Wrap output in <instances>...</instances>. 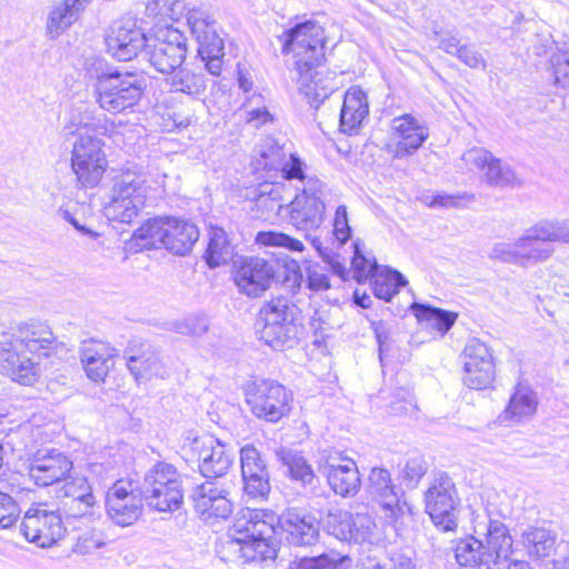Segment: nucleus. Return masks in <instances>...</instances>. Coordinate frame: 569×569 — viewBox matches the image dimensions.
I'll list each match as a JSON object with an SVG mask.
<instances>
[{
  "mask_svg": "<svg viewBox=\"0 0 569 569\" xmlns=\"http://www.w3.org/2000/svg\"><path fill=\"white\" fill-rule=\"evenodd\" d=\"M83 10V0L57 1L48 12L47 33L51 39L62 34Z\"/></svg>",
  "mask_w": 569,
  "mask_h": 569,
  "instance_id": "2f4dec72",
  "label": "nucleus"
},
{
  "mask_svg": "<svg viewBox=\"0 0 569 569\" xmlns=\"http://www.w3.org/2000/svg\"><path fill=\"white\" fill-rule=\"evenodd\" d=\"M72 461L58 450L38 451L30 467L29 477L38 486L47 487L66 479L72 469Z\"/></svg>",
  "mask_w": 569,
  "mask_h": 569,
  "instance_id": "393cba45",
  "label": "nucleus"
},
{
  "mask_svg": "<svg viewBox=\"0 0 569 569\" xmlns=\"http://www.w3.org/2000/svg\"><path fill=\"white\" fill-rule=\"evenodd\" d=\"M347 557L336 552L321 553L315 557H302L295 561V569H330L343 562Z\"/></svg>",
  "mask_w": 569,
  "mask_h": 569,
  "instance_id": "09e8293b",
  "label": "nucleus"
},
{
  "mask_svg": "<svg viewBox=\"0 0 569 569\" xmlns=\"http://www.w3.org/2000/svg\"><path fill=\"white\" fill-rule=\"evenodd\" d=\"M521 184V179L510 167L500 166V187H518Z\"/></svg>",
  "mask_w": 569,
  "mask_h": 569,
  "instance_id": "774afa93",
  "label": "nucleus"
},
{
  "mask_svg": "<svg viewBox=\"0 0 569 569\" xmlns=\"http://www.w3.org/2000/svg\"><path fill=\"white\" fill-rule=\"evenodd\" d=\"M362 520H368L367 518L357 515L356 519H352V516L348 511H336L329 512L326 520V526L330 535L335 536L340 540H357L358 537L353 533V527L358 522H362Z\"/></svg>",
  "mask_w": 569,
  "mask_h": 569,
  "instance_id": "37998d69",
  "label": "nucleus"
},
{
  "mask_svg": "<svg viewBox=\"0 0 569 569\" xmlns=\"http://www.w3.org/2000/svg\"><path fill=\"white\" fill-rule=\"evenodd\" d=\"M466 199L468 201L473 200V196L463 193V194H437L432 198L431 202L429 203L430 207H458L459 200Z\"/></svg>",
  "mask_w": 569,
  "mask_h": 569,
  "instance_id": "0e129e2a",
  "label": "nucleus"
},
{
  "mask_svg": "<svg viewBox=\"0 0 569 569\" xmlns=\"http://www.w3.org/2000/svg\"><path fill=\"white\" fill-rule=\"evenodd\" d=\"M547 242L535 237L531 226L513 244L500 248V261L521 267L545 262L555 252V249Z\"/></svg>",
  "mask_w": 569,
  "mask_h": 569,
  "instance_id": "b1692460",
  "label": "nucleus"
},
{
  "mask_svg": "<svg viewBox=\"0 0 569 569\" xmlns=\"http://www.w3.org/2000/svg\"><path fill=\"white\" fill-rule=\"evenodd\" d=\"M277 457L288 468L293 480L301 482L303 486L312 485L316 475L312 467L300 452L280 449L277 451Z\"/></svg>",
  "mask_w": 569,
  "mask_h": 569,
  "instance_id": "ea45409f",
  "label": "nucleus"
},
{
  "mask_svg": "<svg viewBox=\"0 0 569 569\" xmlns=\"http://www.w3.org/2000/svg\"><path fill=\"white\" fill-rule=\"evenodd\" d=\"M369 113L367 96L358 87L349 88L340 112V128L342 132H356Z\"/></svg>",
  "mask_w": 569,
  "mask_h": 569,
  "instance_id": "c756f323",
  "label": "nucleus"
},
{
  "mask_svg": "<svg viewBox=\"0 0 569 569\" xmlns=\"http://www.w3.org/2000/svg\"><path fill=\"white\" fill-rule=\"evenodd\" d=\"M166 82L173 92L186 93L191 97H199L207 89V79L203 72L187 68H178L171 71Z\"/></svg>",
  "mask_w": 569,
  "mask_h": 569,
  "instance_id": "72a5a7b5",
  "label": "nucleus"
},
{
  "mask_svg": "<svg viewBox=\"0 0 569 569\" xmlns=\"http://www.w3.org/2000/svg\"><path fill=\"white\" fill-rule=\"evenodd\" d=\"M555 84L566 88L569 86V52H557L550 58Z\"/></svg>",
  "mask_w": 569,
  "mask_h": 569,
  "instance_id": "13d9d810",
  "label": "nucleus"
},
{
  "mask_svg": "<svg viewBox=\"0 0 569 569\" xmlns=\"http://www.w3.org/2000/svg\"><path fill=\"white\" fill-rule=\"evenodd\" d=\"M168 219L169 218L151 219L138 228L133 233L137 246L143 249L164 248Z\"/></svg>",
  "mask_w": 569,
  "mask_h": 569,
  "instance_id": "58836bf2",
  "label": "nucleus"
},
{
  "mask_svg": "<svg viewBox=\"0 0 569 569\" xmlns=\"http://www.w3.org/2000/svg\"><path fill=\"white\" fill-rule=\"evenodd\" d=\"M192 6L190 0H150L146 6V13L161 20L178 21L184 14L188 18V10Z\"/></svg>",
  "mask_w": 569,
  "mask_h": 569,
  "instance_id": "79ce46f5",
  "label": "nucleus"
},
{
  "mask_svg": "<svg viewBox=\"0 0 569 569\" xmlns=\"http://www.w3.org/2000/svg\"><path fill=\"white\" fill-rule=\"evenodd\" d=\"M192 498L197 513L207 523L226 520L233 511L230 491L219 482L206 481L199 485Z\"/></svg>",
  "mask_w": 569,
  "mask_h": 569,
  "instance_id": "4be33fe9",
  "label": "nucleus"
},
{
  "mask_svg": "<svg viewBox=\"0 0 569 569\" xmlns=\"http://www.w3.org/2000/svg\"><path fill=\"white\" fill-rule=\"evenodd\" d=\"M463 383L471 389H486L495 379V362L488 346L479 339H470L462 352Z\"/></svg>",
  "mask_w": 569,
  "mask_h": 569,
  "instance_id": "412c9836",
  "label": "nucleus"
},
{
  "mask_svg": "<svg viewBox=\"0 0 569 569\" xmlns=\"http://www.w3.org/2000/svg\"><path fill=\"white\" fill-rule=\"evenodd\" d=\"M106 512L116 526L134 525L143 513L142 492L131 480H117L107 491Z\"/></svg>",
  "mask_w": 569,
  "mask_h": 569,
  "instance_id": "dca6fc26",
  "label": "nucleus"
},
{
  "mask_svg": "<svg viewBox=\"0 0 569 569\" xmlns=\"http://www.w3.org/2000/svg\"><path fill=\"white\" fill-rule=\"evenodd\" d=\"M104 542L93 533H86L80 537L77 543V551L81 553H89L96 549L101 548Z\"/></svg>",
  "mask_w": 569,
  "mask_h": 569,
  "instance_id": "69168bd1",
  "label": "nucleus"
},
{
  "mask_svg": "<svg viewBox=\"0 0 569 569\" xmlns=\"http://www.w3.org/2000/svg\"><path fill=\"white\" fill-rule=\"evenodd\" d=\"M151 66L159 72L170 73L180 68L187 56V40L178 29L166 27L149 38L143 51Z\"/></svg>",
  "mask_w": 569,
  "mask_h": 569,
  "instance_id": "4468645a",
  "label": "nucleus"
},
{
  "mask_svg": "<svg viewBox=\"0 0 569 569\" xmlns=\"http://www.w3.org/2000/svg\"><path fill=\"white\" fill-rule=\"evenodd\" d=\"M311 244L319 253V256L323 259V261L330 264L332 272L340 277L341 279L346 280L348 276V270L345 267V264L336 260L333 252L327 247H323L319 238H311Z\"/></svg>",
  "mask_w": 569,
  "mask_h": 569,
  "instance_id": "052dcab7",
  "label": "nucleus"
},
{
  "mask_svg": "<svg viewBox=\"0 0 569 569\" xmlns=\"http://www.w3.org/2000/svg\"><path fill=\"white\" fill-rule=\"evenodd\" d=\"M282 283L293 293L298 292L303 283L301 267L295 259H284L282 263Z\"/></svg>",
  "mask_w": 569,
  "mask_h": 569,
  "instance_id": "5fc2aeb1",
  "label": "nucleus"
},
{
  "mask_svg": "<svg viewBox=\"0 0 569 569\" xmlns=\"http://www.w3.org/2000/svg\"><path fill=\"white\" fill-rule=\"evenodd\" d=\"M319 471L336 495L347 498L358 493L361 478L356 461L350 457L338 451L329 452Z\"/></svg>",
  "mask_w": 569,
  "mask_h": 569,
  "instance_id": "a211bd4d",
  "label": "nucleus"
},
{
  "mask_svg": "<svg viewBox=\"0 0 569 569\" xmlns=\"http://www.w3.org/2000/svg\"><path fill=\"white\" fill-rule=\"evenodd\" d=\"M391 131L395 141L391 152L398 159L411 156L429 137L427 128L410 114L393 118Z\"/></svg>",
  "mask_w": 569,
  "mask_h": 569,
  "instance_id": "bb28decb",
  "label": "nucleus"
},
{
  "mask_svg": "<svg viewBox=\"0 0 569 569\" xmlns=\"http://www.w3.org/2000/svg\"><path fill=\"white\" fill-rule=\"evenodd\" d=\"M62 515L47 503L32 505L24 513L21 532L24 538L40 548H49L57 543L66 533Z\"/></svg>",
  "mask_w": 569,
  "mask_h": 569,
  "instance_id": "f8f14e48",
  "label": "nucleus"
},
{
  "mask_svg": "<svg viewBox=\"0 0 569 569\" xmlns=\"http://www.w3.org/2000/svg\"><path fill=\"white\" fill-rule=\"evenodd\" d=\"M455 558L460 566L495 569L498 560V549L487 548L475 537L460 539L455 546Z\"/></svg>",
  "mask_w": 569,
  "mask_h": 569,
  "instance_id": "c85d7f7f",
  "label": "nucleus"
},
{
  "mask_svg": "<svg viewBox=\"0 0 569 569\" xmlns=\"http://www.w3.org/2000/svg\"><path fill=\"white\" fill-rule=\"evenodd\" d=\"M141 492L150 508L172 512L183 501L182 476L173 465L159 461L147 471Z\"/></svg>",
  "mask_w": 569,
  "mask_h": 569,
  "instance_id": "6e6552de",
  "label": "nucleus"
},
{
  "mask_svg": "<svg viewBox=\"0 0 569 569\" xmlns=\"http://www.w3.org/2000/svg\"><path fill=\"white\" fill-rule=\"evenodd\" d=\"M284 189V184L280 182H263L259 186L254 201L257 209L264 218L270 213H279L283 209Z\"/></svg>",
  "mask_w": 569,
  "mask_h": 569,
  "instance_id": "e433bc0d",
  "label": "nucleus"
},
{
  "mask_svg": "<svg viewBox=\"0 0 569 569\" xmlns=\"http://www.w3.org/2000/svg\"><path fill=\"white\" fill-rule=\"evenodd\" d=\"M467 159L473 160L480 168L488 166V172L486 173L487 182L492 186L498 183V169L491 163V156L487 151L482 149L471 150L467 153Z\"/></svg>",
  "mask_w": 569,
  "mask_h": 569,
  "instance_id": "680f3d73",
  "label": "nucleus"
},
{
  "mask_svg": "<svg viewBox=\"0 0 569 569\" xmlns=\"http://www.w3.org/2000/svg\"><path fill=\"white\" fill-rule=\"evenodd\" d=\"M418 321L427 329L445 335L455 325L458 315L440 308L415 302L411 306Z\"/></svg>",
  "mask_w": 569,
  "mask_h": 569,
  "instance_id": "f704fd0d",
  "label": "nucleus"
},
{
  "mask_svg": "<svg viewBox=\"0 0 569 569\" xmlns=\"http://www.w3.org/2000/svg\"><path fill=\"white\" fill-rule=\"evenodd\" d=\"M538 403L536 392L528 387L519 386L505 410V418L517 423L530 420L537 412Z\"/></svg>",
  "mask_w": 569,
  "mask_h": 569,
  "instance_id": "473e14b6",
  "label": "nucleus"
},
{
  "mask_svg": "<svg viewBox=\"0 0 569 569\" xmlns=\"http://www.w3.org/2000/svg\"><path fill=\"white\" fill-rule=\"evenodd\" d=\"M306 283L311 291H325L330 288V280L325 267L318 263H309L306 267Z\"/></svg>",
  "mask_w": 569,
  "mask_h": 569,
  "instance_id": "6e6d98bb",
  "label": "nucleus"
},
{
  "mask_svg": "<svg viewBox=\"0 0 569 569\" xmlns=\"http://www.w3.org/2000/svg\"><path fill=\"white\" fill-rule=\"evenodd\" d=\"M0 345L7 346L13 356V361L23 367H30L32 376L23 386H32L40 377V367L37 359L48 357L57 346V339L46 322L30 320L19 323L14 331L1 332Z\"/></svg>",
  "mask_w": 569,
  "mask_h": 569,
  "instance_id": "20e7f679",
  "label": "nucleus"
},
{
  "mask_svg": "<svg viewBox=\"0 0 569 569\" xmlns=\"http://www.w3.org/2000/svg\"><path fill=\"white\" fill-rule=\"evenodd\" d=\"M108 131L107 118H90L81 116L77 123L63 128L66 136L77 134L73 143L71 166L78 181L84 188H92L99 183L106 169L107 159L102 150V141L91 134H106Z\"/></svg>",
  "mask_w": 569,
  "mask_h": 569,
  "instance_id": "7ed1b4c3",
  "label": "nucleus"
},
{
  "mask_svg": "<svg viewBox=\"0 0 569 569\" xmlns=\"http://www.w3.org/2000/svg\"><path fill=\"white\" fill-rule=\"evenodd\" d=\"M256 241L262 246L286 248L292 252L305 250L302 241L278 231H260Z\"/></svg>",
  "mask_w": 569,
  "mask_h": 569,
  "instance_id": "de8ad7c7",
  "label": "nucleus"
},
{
  "mask_svg": "<svg viewBox=\"0 0 569 569\" xmlns=\"http://www.w3.org/2000/svg\"><path fill=\"white\" fill-rule=\"evenodd\" d=\"M325 184L318 178H310L305 182L301 191L286 207L288 221L298 231L305 232L311 242V232L318 230L326 219V204L323 201Z\"/></svg>",
  "mask_w": 569,
  "mask_h": 569,
  "instance_id": "1a4fd4ad",
  "label": "nucleus"
},
{
  "mask_svg": "<svg viewBox=\"0 0 569 569\" xmlns=\"http://www.w3.org/2000/svg\"><path fill=\"white\" fill-rule=\"evenodd\" d=\"M233 254L234 250L228 240L226 231L221 228H211L204 254L208 266L216 268L226 264L232 260Z\"/></svg>",
  "mask_w": 569,
  "mask_h": 569,
  "instance_id": "c9c22d12",
  "label": "nucleus"
},
{
  "mask_svg": "<svg viewBox=\"0 0 569 569\" xmlns=\"http://www.w3.org/2000/svg\"><path fill=\"white\" fill-rule=\"evenodd\" d=\"M260 96L253 97L244 104L247 109V122L254 128H259L272 120L267 107H251L254 101H260Z\"/></svg>",
  "mask_w": 569,
  "mask_h": 569,
  "instance_id": "e2e57ef3",
  "label": "nucleus"
},
{
  "mask_svg": "<svg viewBox=\"0 0 569 569\" xmlns=\"http://www.w3.org/2000/svg\"><path fill=\"white\" fill-rule=\"evenodd\" d=\"M187 21L198 42V53L200 57L224 54L223 41L216 31V20L208 6L202 2L200 4H193L192 8L188 10Z\"/></svg>",
  "mask_w": 569,
  "mask_h": 569,
  "instance_id": "5701e85b",
  "label": "nucleus"
},
{
  "mask_svg": "<svg viewBox=\"0 0 569 569\" xmlns=\"http://www.w3.org/2000/svg\"><path fill=\"white\" fill-rule=\"evenodd\" d=\"M370 279H372L375 296L385 301H390L398 293L399 288L407 283L400 272L385 267H381Z\"/></svg>",
  "mask_w": 569,
  "mask_h": 569,
  "instance_id": "a19ab883",
  "label": "nucleus"
},
{
  "mask_svg": "<svg viewBox=\"0 0 569 569\" xmlns=\"http://www.w3.org/2000/svg\"><path fill=\"white\" fill-rule=\"evenodd\" d=\"M353 258L351 267L353 271V278L357 282L361 283L370 279L381 268L373 257H367L361 252L360 243L353 242Z\"/></svg>",
  "mask_w": 569,
  "mask_h": 569,
  "instance_id": "a18cd8bd",
  "label": "nucleus"
},
{
  "mask_svg": "<svg viewBox=\"0 0 569 569\" xmlns=\"http://www.w3.org/2000/svg\"><path fill=\"white\" fill-rule=\"evenodd\" d=\"M182 451L186 457L197 459L199 470L206 478L224 476L233 460L226 445L211 435L188 437L182 446Z\"/></svg>",
  "mask_w": 569,
  "mask_h": 569,
  "instance_id": "2eb2a0df",
  "label": "nucleus"
},
{
  "mask_svg": "<svg viewBox=\"0 0 569 569\" xmlns=\"http://www.w3.org/2000/svg\"><path fill=\"white\" fill-rule=\"evenodd\" d=\"M528 541L532 543V551L538 557H547L555 546V537L546 529L535 528L528 536Z\"/></svg>",
  "mask_w": 569,
  "mask_h": 569,
  "instance_id": "603ef678",
  "label": "nucleus"
},
{
  "mask_svg": "<svg viewBox=\"0 0 569 569\" xmlns=\"http://www.w3.org/2000/svg\"><path fill=\"white\" fill-rule=\"evenodd\" d=\"M79 353L88 378L94 382L104 381L119 355L114 347L101 340L83 341Z\"/></svg>",
  "mask_w": 569,
  "mask_h": 569,
  "instance_id": "a878e982",
  "label": "nucleus"
},
{
  "mask_svg": "<svg viewBox=\"0 0 569 569\" xmlns=\"http://www.w3.org/2000/svg\"><path fill=\"white\" fill-rule=\"evenodd\" d=\"M426 511L441 531H453L458 527L460 499L455 482L446 472L433 476L425 492Z\"/></svg>",
  "mask_w": 569,
  "mask_h": 569,
  "instance_id": "9d476101",
  "label": "nucleus"
},
{
  "mask_svg": "<svg viewBox=\"0 0 569 569\" xmlns=\"http://www.w3.org/2000/svg\"><path fill=\"white\" fill-rule=\"evenodd\" d=\"M427 472V463L420 456L409 458L401 471L402 480L409 488H416Z\"/></svg>",
  "mask_w": 569,
  "mask_h": 569,
  "instance_id": "3c124183",
  "label": "nucleus"
},
{
  "mask_svg": "<svg viewBox=\"0 0 569 569\" xmlns=\"http://www.w3.org/2000/svg\"><path fill=\"white\" fill-rule=\"evenodd\" d=\"M20 512L18 502L9 493L0 491V530L12 528Z\"/></svg>",
  "mask_w": 569,
  "mask_h": 569,
  "instance_id": "8fccbe9b",
  "label": "nucleus"
},
{
  "mask_svg": "<svg viewBox=\"0 0 569 569\" xmlns=\"http://www.w3.org/2000/svg\"><path fill=\"white\" fill-rule=\"evenodd\" d=\"M351 227L349 226L347 207L340 204L337 207L332 223V236L339 246L347 243L351 238Z\"/></svg>",
  "mask_w": 569,
  "mask_h": 569,
  "instance_id": "864d4df0",
  "label": "nucleus"
},
{
  "mask_svg": "<svg viewBox=\"0 0 569 569\" xmlns=\"http://www.w3.org/2000/svg\"><path fill=\"white\" fill-rule=\"evenodd\" d=\"M276 277L274 263L260 257H244L234 262L233 281L248 297L262 296Z\"/></svg>",
  "mask_w": 569,
  "mask_h": 569,
  "instance_id": "f3484780",
  "label": "nucleus"
},
{
  "mask_svg": "<svg viewBox=\"0 0 569 569\" xmlns=\"http://www.w3.org/2000/svg\"><path fill=\"white\" fill-rule=\"evenodd\" d=\"M149 38L132 19L116 21L106 34L107 51L119 61H130L146 50Z\"/></svg>",
  "mask_w": 569,
  "mask_h": 569,
  "instance_id": "aec40b11",
  "label": "nucleus"
},
{
  "mask_svg": "<svg viewBox=\"0 0 569 569\" xmlns=\"http://www.w3.org/2000/svg\"><path fill=\"white\" fill-rule=\"evenodd\" d=\"M126 359L127 367L137 381L149 380L152 377L164 378L168 376L167 369L163 367L160 358L154 353L139 357L126 356Z\"/></svg>",
  "mask_w": 569,
  "mask_h": 569,
  "instance_id": "4c0bfd02",
  "label": "nucleus"
},
{
  "mask_svg": "<svg viewBox=\"0 0 569 569\" xmlns=\"http://www.w3.org/2000/svg\"><path fill=\"white\" fill-rule=\"evenodd\" d=\"M532 233L542 241L569 244V219H543L532 226Z\"/></svg>",
  "mask_w": 569,
  "mask_h": 569,
  "instance_id": "c03bdc74",
  "label": "nucleus"
},
{
  "mask_svg": "<svg viewBox=\"0 0 569 569\" xmlns=\"http://www.w3.org/2000/svg\"><path fill=\"white\" fill-rule=\"evenodd\" d=\"M282 177L286 180H298L305 187V182L310 179V176L305 174V163L296 154H290L288 159H283L279 166Z\"/></svg>",
  "mask_w": 569,
  "mask_h": 569,
  "instance_id": "bf43d9fd",
  "label": "nucleus"
},
{
  "mask_svg": "<svg viewBox=\"0 0 569 569\" xmlns=\"http://www.w3.org/2000/svg\"><path fill=\"white\" fill-rule=\"evenodd\" d=\"M166 233L164 248L178 256L190 252L199 238V230L194 223L176 218L168 219Z\"/></svg>",
  "mask_w": 569,
  "mask_h": 569,
  "instance_id": "7c9ffc66",
  "label": "nucleus"
},
{
  "mask_svg": "<svg viewBox=\"0 0 569 569\" xmlns=\"http://www.w3.org/2000/svg\"><path fill=\"white\" fill-rule=\"evenodd\" d=\"M208 320L203 316H189L173 323V330L180 335L201 336L208 330Z\"/></svg>",
  "mask_w": 569,
  "mask_h": 569,
  "instance_id": "4d7b16f0",
  "label": "nucleus"
},
{
  "mask_svg": "<svg viewBox=\"0 0 569 569\" xmlns=\"http://www.w3.org/2000/svg\"><path fill=\"white\" fill-rule=\"evenodd\" d=\"M279 40L282 53L293 54L300 92L318 108L337 89L336 73L325 67V29L308 20L286 30Z\"/></svg>",
  "mask_w": 569,
  "mask_h": 569,
  "instance_id": "f03ea898",
  "label": "nucleus"
},
{
  "mask_svg": "<svg viewBox=\"0 0 569 569\" xmlns=\"http://www.w3.org/2000/svg\"><path fill=\"white\" fill-rule=\"evenodd\" d=\"M257 332L259 339L274 350L290 349L298 342V330L288 299L272 298L261 307Z\"/></svg>",
  "mask_w": 569,
  "mask_h": 569,
  "instance_id": "0eeeda50",
  "label": "nucleus"
},
{
  "mask_svg": "<svg viewBox=\"0 0 569 569\" xmlns=\"http://www.w3.org/2000/svg\"><path fill=\"white\" fill-rule=\"evenodd\" d=\"M457 57L471 68H478L483 64L482 56L468 46H463Z\"/></svg>",
  "mask_w": 569,
  "mask_h": 569,
  "instance_id": "338daca9",
  "label": "nucleus"
},
{
  "mask_svg": "<svg viewBox=\"0 0 569 569\" xmlns=\"http://www.w3.org/2000/svg\"><path fill=\"white\" fill-rule=\"evenodd\" d=\"M151 177L141 167L123 169L113 180L109 202L104 206V216L121 223L132 222L142 211L149 191Z\"/></svg>",
  "mask_w": 569,
  "mask_h": 569,
  "instance_id": "39448f33",
  "label": "nucleus"
},
{
  "mask_svg": "<svg viewBox=\"0 0 569 569\" xmlns=\"http://www.w3.org/2000/svg\"><path fill=\"white\" fill-rule=\"evenodd\" d=\"M243 490L251 497H264L270 490L269 472L260 452L253 446L240 451Z\"/></svg>",
  "mask_w": 569,
  "mask_h": 569,
  "instance_id": "cd10ccee",
  "label": "nucleus"
},
{
  "mask_svg": "<svg viewBox=\"0 0 569 569\" xmlns=\"http://www.w3.org/2000/svg\"><path fill=\"white\" fill-rule=\"evenodd\" d=\"M291 392L274 380L262 379L248 387L246 401L259 419L277 422L290 411Z\"/></svg>",
  "mask_w": 569,
  "mask_h": 569,
  "instance_id": "9b49d317",
  "label": "nucleus"
},
{
  "mask_svg": "<svg viewBox=\"0 0 569 569\" xmlns=\"http://www.w3.org/2000/svg\"><path fill=\"white\" fill-rule=\"evenodd\" d=\"M278 529L296 546H310L319 536L315 517L298 509L290 508L277 516L271 510L247 508L239 511L232 527L220 538L217 552L223 561L252 567L272 562V538Z\"/></svg>",
  "mask_w": 569,
  "mask_h": 569,
  "instance_id": "f257e3e1",
  "label": "nucleus"
},
{
  "mask_svg": "<svg viewBox=\"0 0 569 569\" xmlns=\"http://www.w3.org/2000/svg\"><path fill=\"white\" fill-rule=\"evenodd\" d=\"M259 164L266 169L272 170L279 168L286 153L283 148L272 137H267L259 146Z\"/></svg>",
  "mask_w": 569,
  "mask_h": 569,
  "instance_id": "49530a36",
  "label": "nucleus"
},
{
  "mask_svg": "<svg viewBox=\"0 0 569 569\" xmlns=\"http://www.w3.org/2000/svg\"><path fill=\"white\" fill-rule=\"evenodd\" d=\"M368 480V495L380 506L388 525L396 527L406 516L411 515L403 491L393 483L387 469L372 468Z\"/></svg>",
  "mask_w": 569,
  "mask_h": 569,
  "instance_id": "ddd939ff",
  "label": "nucleus"
},
{
  "mask_svg": "<svg viewBox=\"0 0 569 569\" xmlns=\"http://www.w3.org/2000/svg\"><path fill=\"white\" fill-rule=\"evenodd\" d=\"M144 88L146 81L138 73L116 69L101 71L94 83L96 101L112 114L126 112L138 104Z\"/></svg>",
  "mask_w": 569,
  "mask_h": 569,
  "instance_id": "423d86ee",
  "label": "nucleus"
},
{
  "mask_svg": "<svg viewBox=\"0 0 569 569\" xmlns=\"http://www.w3.org/2000/svg\"><path fill=\"white\" fill-rule=\"evenodd\" d=\"M59 492L58 508L66 519L94 515L97 499L84 476L69 475Z\"/></svg>",
  "mask_w": 569,
  "mask_h": 569,
  "instance_id": "6ab92c4d",
  "label": "nucleus"
}]
</instances>
